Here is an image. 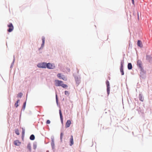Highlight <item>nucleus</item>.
Instances as JSON below:
<instances>
[{
    "label": "nucleus",
    "mask_w": 152,
    "mask_h": 152,
    "mask_svg": "<svg viewBox=\"0 0 152 152\" xmlns=\"http://www.w3.org/2000/svg\"><path fill=\"white\" fill-rule=\"evenodd\" d=\"M14 143L15 145L17 146L19 145L20 144V142L18 140L15 141H14Z\"/></svg>",
    "instance_id": "nucleus-7"
},
{
    "label": "nucleus",
    "mask_w": 152,
    "mask_h": 152,
    "mask_svg": "<svg viewBox=\"0 0 152 152\" xmlns=\"http://www.w3.org/2000/svg\"><path fill=\"white\" fill-rule=\"evenodd\" d=\"M23 95V94L22 93H19L18 95V97L21 98Z\"/></svg>",
    "instance_id": "nucleus-19"
},
{
    "label": "nucleus",
    "mask_w": 152,
    "mask_h": 152,
    "mask_svg": "<svg viewBox=\"0 0 152 152\" xmlns=\"http://www.w3.org/2000/svg\"><path fill=\"white\" fill-rule=\"evenodd\" d=\"M65 95H66L67 96H69V93L68 91H65Z\"/></svg>",
    "instance_id": "nucleus-20"
},
{
    "label": "nucleus",
    "mask_w": 152,
    "mask_h": 152,
    "mask_svg": "<svg viewBox=\"0 0 152 152\" xmlns=\"http://www.w3.org/2000/svg\"><path fill=\"white\" fill-rule=\"evenodd\" d=\"M71 124V121L70 120H68L65 124V127L67 128L70 126Z\"/></svg>",
    "instance_id": "nucleus-5"
},
{
    "label": "nucleus",
    "mask_w": 152,
    "mask_h": 152,
    "mask_svg": "<svg viewBox=\"0 0 152 152\" xmlns=\"http://www.w3.org/2000/svg\"><path fill=\"white\" fill-rule=\"evenodd\" d=\"M50 123V121L49 120H48L47 121L46 124H49Z\"/></svg>",
    "instance_id": "nucleus-28"
},
{
    "label": "nucleus",
    "mask_w": 152,
    "mask_h": 152,
    "mask_svg": "<svg viewBox=\"0 0 152 152\" xmlns=\"http://www.w3.org/2000/svg\"><path fill=\"white\" fill-rule=\"evenodd\" d=\"M27 148L29 151H31V145L30 143H28V144Z\"/></svg>",
    "instance_id": "nucleus-11"
},
{
    "label": "nucleus",
    "mask_w": 152,
    "mask_h": 152,
    "mask_svg": "<svg viewBox=\"0 0 152 152\" xmlns=\"http://www.w3.org/2000/svg\"><path fill=\"white\" fill-rule=\"evenodd\" d=\"M15 132L16 134L18 135H19L20 134V133H19V130L18 129H15Z\"/></svg>",
    "instance_id": "nucleus-17"
},
{
    "label": "nucleus",
    "mask_w": 152,
    "mask_h": 152,
    "mask_svg": "<svg viewBox=\"0 0 152 152\" xmlns=\"http://www.w3.org/2000/svg\"><path fill=\"white\" fill-rule=\"evenodd\" d=\"M20 101L19 100H17V101L15 103V106L17 107L18 106V103Z\"/></svg>",
    "instance_id": "nucleus-16"
},
{
    "label": "nucleus",
    "mask_w": 152,
    "mask_h": 152,
    "mask_svg": "<svg viewBox=\"0 0 152 152\" xmlns=\"http://www.w3.org/2000/svg\"><path fill=\"white\" fill-rule=\"evenodd\" d=\"M70 146H72L74 144V142H73V139L72 135H71V138L70 139Z\"/></svg>",
    "instance_id": "nucleus-6"
},
{
    "label": "nucleus",
    "mask_w": 152,
    "mask_h": 152,
    "mask_svg": "<svg viewBox=\"0 0 152 152\" xmlns=\"http://www.w3.org/2000/svg\"><path fill=\"white\" fill-rule=\"evenodd\" d=\"M22 135H24V134H25V129H24L23 128H22Z\"/></svg>",
    "instance_id": "nucleus-22"
},
{
    "label": "nucleus",
    "mask_w": 152,
    "mask_h": 152,
    "mask_svg": "<svg viewBox=\"0 0 152 152\" xmlns=\"http://www.w3.org/2000/svg\"><path fill=\"white\" fill-rule=\"evenodd\" d=\"M120 71L121 73V75H124V70L123 68V64L122 63L121 64V67L120 68Z\"/></svg>",
    "instance_id": "nucleus-9"
},
{
    "label": "nucleus",
    "mask_w": 152,
    "mask_h": 152,
    "mask_svg": "<svg viewBox=\"0 0 152 152\" xmlns=\"http://www.w3.org/2000/svg\"><path fill=\"white\" fill-rule=\"evenodd\" d=\"M139 99L142 102L144 100V99L143 98H142V96H140L139 97Z\"/></svg>",
    "instance_id": "nucleus-25"
},
{
    "label": "nucleus",
    "mask_w": 152,
    "mask_h": 152,
    "mask_svg": "<svg viewBox=\"0 0 152 152\" xmlns=\"http://www.w3.org/2000/svg\"><path fill=\"white\" fill-rule=\"evenodd\" d=\"M42 47H43L45 44V38L44 37H43L42 38Z\"/></svg>",
    "instance_id": "nucleus-14"
},
{
    "label": "nucleus",
    "mask_w": 152,
    "mask_h": 152,
    "mask_svg": "<svg viewBox=\"0 0 152 152\" xmlns=\"http://www.w3.org/2000/svg\"><path fill=\"white\" fill-rule=\"evenodd\" d=\"M37 66L39 68H45L47 67V63L44 62L41 64H39L37 65Z\"/></svg>",
    "instance_id": "nucleus-3"
},
{
    "label": "nucleus",
    "mask_w": 152,
    "mask_h": 152,
    "mask_svg": "<svg viewBox=\"0 0 152 152\" xmlns=\"http://www.w3.org/2000/svg\"><path fill=\"white\" fill-rule=\"evenodd\" d=\"M59 113L61 121L62 122L63 120V116L61 113V111L60 110H59Z\"/></svg>",
    "instance_id": "nucleus-12"
},
{
    "label": "nucleus",
    "mask_w": 152,
    "mask_h": 152,
    "mask_svg": "<svg viewBox=\"0 0 152 152\" xmlns=\"http://www.w3.org/2000/svg\"><path fill=\"white\" fill-rule=\"evenodd\" d=\"M26 105V102H25L23 104V108L24 109H25Z\"/></svg>",
    "instance_id": "nucleus-26"
},
{
    "label": "nucleus",
    "mask_w": 152,
    "mask_h": 152,
    "mask_svg": "<svg viewBox=\"0 0 152 152\" xmlns=\"http://www.w3.org/2000/svg\"><path fill=\"white\" fill-rule=\"evenodd\" d=\"M55 85L57 86H61L64 88H66L67 86L63 83V81L58 80H55Z\"/></svg>",
    "instance_id": "nucleus-1"
},
{
    "label": "nucleus",
    "mask_w": 152,
    "mask_h": 152,
    "mask_svg": "<svg viewBox=\"0 0 152 152\" xmlns=\"http://www.w3.org/2000/svg\"><path fill=\"white\" fill-rule=\"evenodd\" d=\"M137 65L140 68L142 67V62L140 60H138L137 61Z\"/></svg>",
    "instance_id": "nucleus-10"
},
{
    "label": "nucleus",
    "mask_w": 152,
    "mask_h": 152,
    "mask_svg": "<svg viewBox=\"0 0 152 152\" xmlns=\"http://www.w3.org/2000/svg\"><path fill=\"white\" fill-rule=\"evenodd\" d=\"M63 77L61 78V79H62L66 81L67 80V78L65 77L64 75H62Z\"/></svg>",
    "instance_id": "nucleus-18"
},
{
    "label": "nucleus",
    "mask_w": 152,
    "mask_h": 152,
    "mask_svg": "<svg viewBox=\"0 0 152 152\" xmlns=\"http://www.w3.org/2000/svg\"><path fill=\"white\" fill-rule=\"evenodd\" d=\"M35 139V136L33 134L31 135L30 137V139L31 140H34Z\"/></svg>",
    "instance_id": "nucleus-15"
},
{
    "label": "nucleus",
    "mask_w": 152,
    "mask_h": 152,
    "mask_svg": "<svg viewBox=\"0 0 152 152\" xmlns=\"http://www.w3.org/2000/svg\"><path fill=\"white\" fill-rule=\"evenodd\" d=\"M132 4H134V0H132Z\"/></svg>",
    "instance_id": "nucleus-29"
},
{
    "label": "nucleus",
    "mask_w": 152,
    "mask_h": 152,
    "mask_svg": "<svg viewBox=\"0 0 152 152\" xmlns=\"http://www.w3.org/2000/svg\"><path fill=\"white\" fill-rule=\"evenodd\" d=\"M106 84L107 86V87L110 86V83L108 81H107L106 82Z\"/></svg>",
    "instance_id": "nucleus-24"
},
{
    "label": "nucleus",
    "mask_w": 152,
    "mask_h": 152,
    "mask_svg": "<svg viewBox=\"0 0 152 152\" xmlns=\"http://www.w3.org/2000/svg\"><path fill=\"white\" fill-rule=\"evenodd\" d=\"M47 68L50 69H53L55 67L54 64H51L50 63H47Z\"/></svg>",
    "instance_id": "nucleus-2"
},
{
    "label": "nucleus",
    "mask_w": 152,
    "mask_h": 152,
    "mask_svg": "<svg viewBox=\"0 0 152 152\" xmlns=\"http://www.w3.org/2000/svg\"><path fill=\"white\" fill-rule=\"evenodd\" d=\"M128 68L129 69H131L132 68V65L131 63H129L128 64Z\"/></svg>",
    "instance_id": "nucleus-13"
},
{
    "label": "nucleus",
    "mask_w": 152,
    "mask_h": 152,
    "mask_svg": "<svg viewBox=\"0 0 152 152\" xmlns=\"http://www.w3.org/2000/svg\"><path fill=\"white\" fill-rule=\"evenodd\" d=\"M8 26L9 27V29L8 30V31L10 32L12 31L14 29V27L12 24V23H10L8 25Z\"/></svg>",
    "instance_id": "nucleus-4"
},
{
    "label": "nucleus",
    "mask_w": 152,
    "mask_h": 152,
    "mask_svg": "<svg viewBox=\"0 0 152 152\" xmlns=\"http://www.w3.org/2000/svg\"><path fill=\"white\" fill-rule=\"evenodd\" d=\"M63 135V133H61V136H60V139L61 140L62 138V136Z\"/></svg>",
    "instance_id": "nucleus-27"
},
{
    "label": "nucleus",
    "mask_w": 152,
    "mask_h": 152,
    "mask_svg": "<svg viewBox=\"0 0 152 152\" xmlns=\"http://www.w3.org/2000/svg\"><path fill=\"white\" fill-rule=\"evenodd\" d=\"M58 77H59V78H60V79H61V74L60 73H58L57 74V75Z\"/></svg>",
    "instance_id": "nucleus-23"
},
{
    "label": "nucleus",
    "mask_w": 152,
    "mask_h": 152,
    "mask_svg": "<svg viewBox=\"0 0 152 152\" xmlns=\"http://www.w3.org/2000/svg\"><path fill=\"white\" fill-rule=\"evenodd\" d=\"M137 45L140 48L142 47V42L139 40H138L137 42Z\"/></svg>",
    "instance_id": "nucleus-8"
},
{
    "label": "nucleus",
    "mask_w": 152,
    "mask_h": 152,
    "mask_svg": "<svg viewBox=\"0 0 152 152\" xmlns=\"http://www.w3.org/2000/svg\"><path fill=\"white\" fill-rule=\"evenodd\" d=\"M110 86L107 87V91L108 94H109L110 93Z\"/></svg>",
    "instance_id": "nucleus-21"
}]
</instances>
